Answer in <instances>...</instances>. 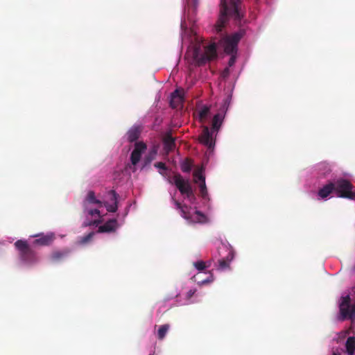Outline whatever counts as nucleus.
Segmentation results:
<instances>
[{"label": "nucleus", "instance_id": "obj_22", "mask_svg": "<svg viewBox=\"0 0 355 355\" xmlns=\"http://www.w3.org/2000/svg\"><path fill=\"white\" fill-rule=\"evenodd\" d=\"M169 328L170 325L168 324H163L159 327L157 331V338L159 340H163L165 338L166 334L168 332Z\"/></svg>", "mask_w": 355, "mask_h": 355}, {"label": "nucleus", "instance_id": "obj_2", "mask_svg": "<svg viewBox=\"0 0 355 355\" xmlns=\"http://www.w3.org/2000/svg\"><path fill=\"white\" fill-rule=\"evenodd\" d=\"M217 57L216 46L214 43L206 46L203 53H200L198 48H196L193 53V60L198 66H202L207 62L216 59Z\"/></svg>", "mask_w": 355, "mask_h": 355}, {"label": "nucleus", "instance_id": "obj_13", "mask_svg": "<svg viewBox=\"0 0 355 355\" xmlns=\"http://www.w3.org/2000/svg\"><path fill=\"white\" fill-rule=\"evenodd\" d=\"M109 193H110V194L112 195L110 200L112 202V204H108L107 202H103V205H104L106 207L107 211L116 212L118 209V206H117L118 194L116 193V191L114 190H111V191H110Z\"/></svg>", "mask_w": 355, "mask_h": 355}, {"label": "nucleus", "instance_id": "obj_6", "mask_svg": "<svg viewBox=\"0 0 355 355\" xmlns=\"http://www.w3.org/2000/svg\"><path fill=\"white\" fill-rule=\"evenodd\" d=\"M173 183L176 186L182 194L189 192L191 186L188 180H185L180 174H176L173 177Z\"/></svg>", "mask_w": 355, "mask_h": 355}, {"label": "nucleus", "instance_id": "obj_17", "mask_svg": "<svg viewBox=\"0 0 355 355\" xmlns=\"http://www.w3.org/2000/svg\"><path fill=\"white\" fill-rule=\"evenodd\" d=\"M346 352L347 355H354L355 354V337L349 336L347 338L345 343Z\"/></svg>", "mask_w": 355, "mask_h": 355}, {"label": "nucleus", "instance_id": "obj_15", "mask_svg": "<svg viewBox=\"0 0 355 355\" xmlns=\"http://www.w3.org/2000/svg\"><path fill=\"white\" fill-rule=\"evenodd\" d=\"M164 148L165 151L168 153L173 150L175 148V139L171 134H166L164 138Z\"/></svg>", "mask_w": 355, "mask_h": 355}, {"label": "nucleus", "instance_id": "obj_40", "mask_svg": "<svg viewBox=\"0 0 355 355\" xmlns=\"http://www.w3.org/2000/svg\"><path fill=\"white\" fill-rule=\"evenodd\" d=\"M100 223V220H94L93 224H98Z\"/></svg>", "mask_w": 355, "mask_h": 355}, {"label": "nucleus", "instance_id": "obj_21", "mask_svg": "<svg viewBox=\"0 0 355 355\" xmlns=\"http://www.w3.org/2000/svg\"><path fill=\"white\" fill-rule=\"evenodd\" d=\"M355 317V303L352 305H349L347 308V313L345 315H341V320H345L346 318H353Z\"/></svg>", "mask_w": 355, "mask_h": 355}, {"label": "nucleus", "instance_id": "obj_32", "mask_svg": "<svg viewBox=\"0 0 355 355\" xmlns=\"http://www.w3.org/2000/svg\"><path fill=\"white\" fill-rule=\"evenodd\" d=\"M154 166L162 171H166L167 169L165 163L162 162L155 163Z\"/></svg>", "mask_w": 355, "mask_h": 355}, {"label": "nucleus", "instance_id": "obj_1", "mask_svg": "<svg viewBox=\"0 0 355 355\" xmlns=\"http://www.w3.org/2000/svg\"><path fill=\"white\" fill-rule=\"evenodd\" d=\"M245 14V8L242 0H220V15L216 24V31L221 32L230 19L241 25L244 19Z\"/></svg>", "mask_w": 355, "mask_h": 355}, {"label": "nucleus", "instance_id": "obj_12", "mask_svg": "<svg viewBox=\"0 0 355 355\" xmlns=\"http://www.w3.org/2000/svg\"><path fill=\"white\" fill-rule=\"evenodd\" d=\"M97 205L99 207H103V202L96 198L95 193L93 191H89L83 202L84 209H87L88 205Z\"/></svg>", "mask_w": 355, "mask_h": 355}, {"label": "nucleus", "instance_id": "obj_38", "mask_svg": "<svg viewBox=\"0 0 355 355\" xmlns=\"http://www.w3.org/2000/svg\"><path fill=\"white\" fill-rule=\"evenodd\" d=\"M211 281H212V279H207L203 280V281L202 282V284L208 283V282H211Z\"/></svg>", "mask_w": 355, "mask_h": 355}, {"label": "nucleus", "instance_id": "obj_28", "mask_svg": "<svg viewBox=\"0 0 355 355\" xmlns=\"http://www.w3.org/2000/svg\"><path fill=\"white\" fill-rule=\"evenodd\" d=\"M194 182H198L200 181V182H205V178L202 175L201 171H196L193 173Z\"/></svg>", "mask_w": 355, "mask_h": 355}, {"label": "nucleus", "instance_id": "obj_35", "mask_svg": "<svg viewBox=\"0 0 355 355\" xmlns=\"http://www.w3.org/2000/svg\"><path fill=\"white\" fill-rule=\"evenodd\" d=\"M230 55H231V57L228 62L229 67L233 66L236 62V54H230Z\"/></svg>", "mask_w": 355, "mask_h": 355}, {"label": "nucleus", "instance_id": "obj_33", "mask_svg": "<svg viewBox=\"0 0 355 355\" xmlns=\"http://www.w3.org/2000/svg\"><path fill=\"white\" fill-rule=\"evenodd\" d=\"M191 166L189 163L185 162L182 166V171L183 172L188 173L191 171Z\"/></svg>", "mask_w": 355, "mask_h": 355}, {"label": "nucleus", "instance_id": "obj_9", "mask_svg": "<svg viewBox=\"0 0 355 355\" xmlns=\"http://www.w3.org/2000/svg\"><path fill=\"white\" fill-rule=\"evenodd\" d=\"M34 237H38L33 241V244L35 245L46 246L49 245L55 239V236L53 233L44 234H40L33 236Z\"/></svg>", "mask_w": 355, "mask_h": 355}, {"label": "nucleus", "instance_id": "obj_19", "mask_svg": "<svg viewBox=\"0 0 355 355\" xmlns=\"http://www.w3.org/2000/svg\"><path fill=\"white\" fill-rule=\"evenodd\" d=\"M351 298L349 295L342 297V301L340 304V312L341 315L347 313V308L350 305Z\"/></svg>", "mask_w": 355, "mask_h": 355}, {"label": "nucleus", "instance_id": "obj_23", "mask_svg": "<svg viewBox=\"0 0 355 355\" xmlns=\"http://www.w3.org/2000/svg\"><path fill=\"white\" fill-rule=\"evenodd\" d=\"M210 110L208 106H203L199 111V119L200 122L204 123L205 120L207 119L209 114Z\"/></svg>", "mask_w": 355, "mask_h": 355}, {"label": "nucleus", "instance_id": "obj_20", "mask_svg": "<svg viewBox=\"0 0 355 355\" xmlns=\"http://www.w3.org/2000/svg\"><path fill=\"white\" fill-rule=\"evenodd\" d=\"M69 254V250L55 251L51 254V259L53 261H59L64 259Z\"/></svg>", "mask_w": 355, "mask_h": 355}, {"label": "nucleus", "instance_id": "obj_25", "mask_svg": "<svg viewBox=\"0 0 355 355\" xmlns=\"http://www.w3.org/2000/svg\"><path fill=\"white\" fill-rule=\"evenodd\" d=\"M94 235V233L93 232L89 233L88 234L81 237L79 241H78V243L80 245H84V244H86L87 243L89 242L93 236Z\"/></svg>", "mask_w": 355, "mask_h": 355}, {"label": "nucleus", "instance_id": "obj_31", "mask_svg": "<svg viewBox=\"0 0 355 355\" xmlns=\"http://www.w3.org/2000/svg\"><path fill=\"white\" fill-rule=\"evenodd\" d=\"M172 200L174 202V204L175 205L176 208L178 209H180L182 211V212L184 214H185L186 213L184 211V208H187V207L182 205L180 202H179L178 200H175L173 198H172Z\"/></svg>", "mask_w": 355, "mask_h": 355}, {"label": "nucleus", "instance_id": "obj_36", "mask_svg": "<svg viewBox=\"0 0 355 355\" xmlns=\"http://www.w3.org/2000/svg\"><path fill=\"white\" fill-rule=\"evenodd\" d=\"M230 69L228 67H226L222 72V76L225 78H227L230 74Z\"/></svg>", "mask_w": 355, "mask_h": 355}, {"label": "nucleus", "instance_id": "obj_7", "mask_svg": "<svg viewBox=\"0 0 355 355\" xmlns=\"http://www.w3.org/2000/svg\"><path fill=\"white\" fill-rule=\"evenodd\" d=\"M228 103H227V99L225 101L224 105H223L221 112L217 113L216 114H215L214 116L213 119H212V124H211L212 130L214 131L217 132L220 129V128L223 123L224 117H225V112L227 110Z\"/></svg>", "mask_w": 355, "mask_h": 355}, {"label": "nucleus", "instance_id": "obj_5", "mask_svg": "<svg viewBox=\"0 0 355 355\" xmlns=\"http://www.w3.org/2000/svg\"><path fill=\"white\" fill-rule=\"evenodd\" d=\"M15 245L19 251V256L23 261L28 264H33L37 261L35 252L29 247L26 241L18 240L15 243Z\"/></svg>", "mask_w": 355, "mask_h": 355}, {"label": "nucleus", "instance_id": "obj_14", "mask_svg": "<svg viewBox=\"0 0 355 355\" xmlns=\"http://www.w3.org/2000/svg\"><path fill=\"white\" fill-rule=\"evenodd\" d=\"M234 259V252L229 250L225 257L218 260V269L225 270L230 268V263Z\"/></svg>", "mask_w": 355, "mask_h": 355}, {"label": "nucleus", "instance_id": "obj_24", "mask_svg": "<svg viewBox=\"0 0 355 355\" xmlns=\"http://www.w3.org/2000/svg\"><path fill=\"white\" fill-rule=\"evenodd\" d=\"M157 155L156 150H152L144 158V164L148 165L155 159Z\"/></svg>", "mask_w": 355, "mask_h": 355}, {"label": "nucleus", "instance_id": "obj_39", "mask_svg": "<svg viewBox=\"0 0 355 355\" xmlns=\"http://www.w3.org/2000/svg\"><path fill=\"white\" fill-rule=\"evenodd\" d=\"M332 355H340V354L339 353H338V352H334L332 353Z\"/></svg>", "mask_w": 355, "mask_h": 355}, {"label": "nucleus", "instance_id": "obj_29", "mask_svg": "<svg viewBox=\"0 0 355 355\" xmlns=\"http://www.w3.org/2000/svg\"><path fill=\"white\" fill-rule=\"evenodd\" d=\"M195 214L196 215V220L198 223H205L207 220L206 216L200 211H196Z\"/></svg>", "mask_w": 355, "mask_h": 355}, {"label": "nucleus", "instance_id": "obj_34", "mask_svg": "<svg viewBox=\"0 0 355 355\" xmlns=\"http://www.w3.org/2000/svg\"><path fill=\"white\" fill-rule=\"evenodd\" d=\"M184 195H186L187 197L190 200H194L196 198L195 196H194V193H193V189H192V187L191 189H189V191L188 192H185Z\"/></svg>", "mask_w": 355, "mask_h": 355}, {"label": "nucleus", "instance_id": "obj_27", "mask_svg": "<svg viewBox=\"0 0 355 355\" xmlns=\"http://www.w3.org/2000/svg\"><path fill=\"white\" fill-rule=\"evenodd\" d=\"M194 267L199 271H202L209 266H207L206 263L203 261H198L193 263Z\"/></svg>", "mask_w": 355, "mask_h": 355}, {"label": "nucleus", "instance_id": "obj_16", "mask_svg": "<svg viewBox=\"0 0 355 355\" xmlns=\"http://www.w3.org/2000/svg\"><path fill=\"white\" fill-rule=\"evenodd\" d=\"M334 188L335 184L332 182H329L318 191V196L322 198H325L334 191Z\"/></svg>", "mask_w": 355, "mask_h": 355}, {"label": "nucleus", "instance_id": "obj_10", "mask_svg": "<svg viewBox=\"0 0 355 355\" xmlns=\"http://www.w3.org/2000/svg\"><path fill=\"white\" fill-rule=\"evenodd\" d=\"M200 143L203 144L209 148H211L214 145L213 141L212 133L210 132L208 127L205 126L202 132L199 137Z\"/></svg>", "mask_w": 355, "mask_h": 355}, {"label": "nucleus", "instance_id": "obj_4", "mask_svg": "<svg viewBox=\"0 0 355 355\" xmlns=\"http://www.w3.org/2000/svg\"><path fill=\"white\" fill-rule=\"evenodd\" d=\"M245 34V29L240 28L237 32L225 37L223 40L225 52L227 54H236L238 44Z\"/></svg>", "mask_w": 355, "mask_h": 355}, {"label": "nucleus", "instance_id": "obj_3", "mask_svg": "<svg viewBox=\"0 0 355 355\" xmlns=\"http://www.w3.org/2000/svg\"><path fill=\"white\" fill-rule=\"evenodd\" d=\"M334 184H335L334 191L338 197L350 200L355 199V195L352 191L354 186L348 180L340 178Z\"/></svg>", "mask_w": 355, "mask_h": 355}, {"label": "nucleus", "instance_id": "obj_8", "mask_svg": "<svg viewBox=\"0 0 355 355\" xmlns=\"http://www.w3.org/2000/svg\"><path fill=\"white\" fill-rule=\"evenodd\" d=\"M146 145L143 142H137L135 148L130 155V160L133 165H136L139 162L141 153L146 149Z\"/></svg>", "mask_w": 355, "mask_h": 355}, {"label": "nucleus", "instance_id": "obj_18", "mask_svg": "<svg viewBox=\"0 0 355 355\" xmlns=\"http://www.w3.org/2000/svg\"><path fill=\"white\" fill-rule=\"evenodd\" d=\"M140 135V130L138 127H133L127 133L128 140L130 142L136 141Z\"/></svg>", "mask_w": 355, "mask_h": 355}, {"label": "nucleus", "instance_id": "obj_11", "mask_svg": "<svg viewBox=\"0 0 355 355\" xmlns=\"http://www.w3.org/2000/svg\"><path fill=\"white\" fill-rule=\"evenodd\" d=\"M118 227L116 219H110L98 227V232L101 233L114 232Z\"/></svg>", "mask_w": 355, "mask_h": 355}, {"label": "nucleus", "instance_id": "obj_26", "mask_svg": "<svg viewBox=\"0 0 355 355\" xmlns=\"http://www.w3.org/2000/svg\"><path fill=\"white\" fill-rule=\"evenodd\" d=\"M199 187L201 197L204 199H206L208 196V193L205 182H200Z\"/></svg>", "mask_w": 355, "mask_h": 355}, {"label": "nucleus", "instance_id": "obj_37", "mask_svg": "<svg viewBox=\"0 0 355 355\" xmlns=\"http://www.w3.org/2000/svg\"><path fill=\"white\" fill-rule=\"evenodd\" d=\"M196 292V290H189L187 293V299H190L193 297V295H194Z\"/></svg>", "mask_w": 355, "mask_h": 355}, {"label": "nucleus", "instance_id": "obj_30", "mask_svg": "<svg viewBox=\"0 0 355 355\" xmlns=\"http://www.w3.org/2000/svg\"><path fill=\"white\" fill-rule=\"evenodd\" d=\"M84 211L92 216H97L98 217H101L100 211L98 209H89L87 207V209H84Z\"/></svg>", "mask_w": 355, "mask_h": 355}]
</instances>
